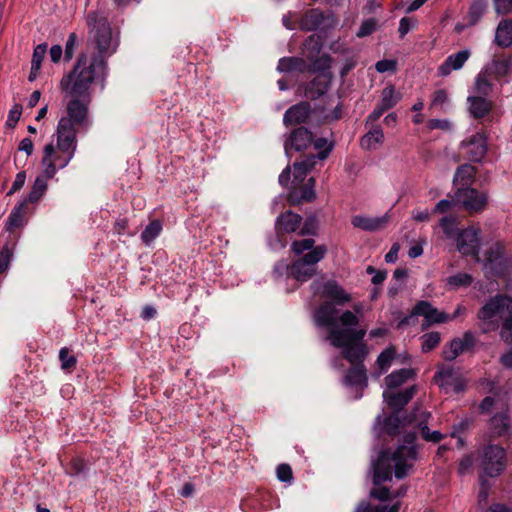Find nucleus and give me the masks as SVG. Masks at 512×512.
Returning <instances> with one entry per match:
<instances>
[{
	"instance_id": "nucleus-1",
	"label": "nucleus",
	"mask_w": 512,
	"mask_h": 512,
	"mask_svg": "<svg viewBox=\"0 0 512 512\" xmlns=\"http://www.w3.org/2000/svg\"><path fill=\"white\" fill-rule=\"evenodd\" d=\"M86 24L97 52L91 56L81 52L73 69L60 81V88L72 99L67 103V115L58 121L56 135H62L67 140L68 137L77 139V129L87 130L90 127L88 105L91 85L99 80L104 86L108 76L107 60L117 49V43L112 46V30L105 16L98 11H90Z\"/></svg>"
},
{
	"instance_id": "nucleus-2",
	"label": "nucleus",
	"mask_w": 512,
	"mask_h": 512,
	"mask_svg": "<svg viewBox=\"0 0 512 512\" xmlns=\"http://www.w3.org/2000/svg\"><path fill=\"white\" fill-rule=\"evenodd\" d=\"M341 329L328 331L331 345L340 348L341 354L351 365H364L369 350L364 342L365 329H356L358 317L350 310H345L339 318Z\"/></svg>"
},
{
	"instance_id": "nucleus-3",
	"label": "nucleus",
	"mask_w": 512,
	"mask_h": 512,
	"mask_svg": "<svg viewBox=\"0 0 512 512\" xmlns=\"http://www.w3.org/2000/svg\"><path fill=\"white\" fill-rule=\"evenodd\" d=\"M508 315H512V298L506 295L492 297L477 313L481 332L487 334L496 331L500 320Z\"/></svg>"
},
{
	"instance_id": "nucleus-4",
	"label": "nucleus",
	"mask_w": 512,
	"mask_h": 512,
	"mask_svg": "<svg viewBox=\"0 0 512 512\" xmlns=\"http://www.w3.org/2000/svg\"><path fill=\"white\" fill-rule=\"evenodd\" d=\"M507 465V455L503 447L497 444H489L482 449L480 454V468L484 477L495 478L500 476Z\"/></svg>"
},
{
	"instance_id": "nucleus-5",
	"label": "nucleus",
	"mask_w": 512,
	"mask_h": 512,
	"mask_svg": "<svg viewBox=\"0 0 512 512\" xmlns=\"http://www.w3.org/2000/svg\"><path fill=\"white\" fill-rule=\"evenodd\" d=\"M510 260L506 256L505 247L501 242L492 244L485 252L484 269L489 277L504 275L510 267Z\"/></svg>"
},
{
	"instance_id": "nucleus-6",
	"label": "nucleus",
	"mask_w": 512,
	"mask_h": 512,
	"mask_svg": "<svg viewBox=\"0 0 512 512\" xmlns=\"http://www.w3.org/2000/svg\"><path fill=\"white\" fill-rule=\"evenodd\" d=\"M335 19L331 12L325 13L319 8H312L305 12L299 22V28L305 32L316 30L327 31L333 28Z\"/></svg>"
},
{
	"instance_id": "nucleus-7",
	"label": "nucleus",
	"mask_w": 512,
	"mask_h": 512,
	"mask_svg": "<svg viewBox=\"0 0 512 512\" xmlns=\"http://www.w3.org/2000/svg\"><path fill=\"white\" fill-rule=\"evenodd\" d=\"M371 472L374 486H380L392 480V475L395 474V462L390 457V449L379 452L377 459L372 461Z\"/></svg>"
},
{
	"instance_id": "nucleus-8",
	"label": "nucleus",
	"mask_w": 512,
	"mask_h": 512,
	"mask_svg": "<svg viewBox=\"0 0 512 512\" xmlns=\"http://www.w3.org/2000/svg\"><path fill=\"white\" fill-rule=\"evenodd\" d=\"M460 149L469 161L480 163L488 151V137L483 132H476L461 141Z\"/></svg>"
},
{
	"instance_id": "nucleus-9",
	"label": "nucleus",
	"mask_w": 512,
	"mask_h": 512,
	"mask_svg": "<svg viewBox=\"0 0 512 512\" xmlns=\"http://www.w3.org/2000/svg\"><path fill=\"white\" fill-rule=\"evenodd\" d=\"M454 198L469 212L484 210L488 201L485 193H481L472 187H458L454 193Z\"/></svg>"
},
{
	"instance_id": "nucleus-10",
	"label": "nucleus",
	"mask_w": 512,
	"mask_h": 512,
	"mask_svg": "<svg viewBox=\"0 0 512 512\" xmlns=\"http://www.w3.org/2000/svg\"><path fill=\"white\" fill-rule=\"evenodd\" d=\"M390 457L395 462V477L403 479L412 467V464L408 463V461H415L417 459V447L398 445L394 452L390 450Z\"/></svg>"
},
{
	"instance_id": "nucleus-11",
	"label": "nucleus",
	"mask_w": 512,
	"mask_h": 512,
	"mask_svg": "<svg viewBox=\"0 0 512 512\" xmlns=\"http://www.w3.org/2000/svg\"><path fill=\"white\" fill-rule=\"evenodd\" d=\"M313 143V133L306 127L293 129L284 140V151L291 158V151L301 152L308 149Z\"/></svg>"
},
{
	"instance_id": "nucleus-12",
	"label": "nucleus",
	"mask_w": 512,
	"mask_h": 512,
	"mask_svg": "<svg viewBox=\"0 0 512 512\" xmlns=\"http://www.w3.org/2000/svg\"><path fill=\"white\" fill-rule=\"evenodd\" d=\"M480 229L466 228L455 237L457 250L463 256H477L480 249Z\"/></svg>"
},
{
	"instance_id": "nucleus-13",
	"label": "nucleus",
	"mask_w": 512,
	"mask_h": 512,
	"mask_svg": "<svg viewBox=\"0 0 512 512\" xmlns=\"http://www.w3.org/2000/svg\"><path fill=\"white\" fill-rule=\"evenodd\" d=\"M337 304L332 303L331 301H324L321 303L314 312V322L317 326L322 328L332 329H341V323L339 318V311L336 308Z\"/></svg>"
},
{
	"instance_id": "nucleus-14",
	"label": "nucleus",
	"mask_w": 512,
	"mask_h": 512,
	"mask_svg": "<svg viewBox=\"0 0 512 512\" xmlns=\"http://www.w3.org/2000/svg\"><path fill=\"white\" fill-rule=\"evenodd\" d=\"M476 345V338L471 331H465L462 337L453 338L444 347L442 354L446 361L455 360L461 353L472 350Z\"/></svg>"
},
{
	"instance_id": "nucleus-15",
	"label": "nucleus",
	"mask_w": 512,
	"mask_h": 512,
	"mask_svg": "<svg viewBox=\"0 0 512 512\" xmlns=\"http://www.w3.org/2000/svg\"><path fill=\"white\" fill-rule=\"evenodd\" d=\"M436 384L446 390L451 389L455 394L463 392L466 388V381L458 375L453 367H442L435 372Z\"/></svg>"
},
{
	"instance_id": "nucleus-16",
	"label": "nucleus",
	"mask_w": 512,
	"mask_h": 512,
	"mask_svg": "<svg viewBox=\"0 0 512 512\" xmlns=\"http://www.w3.org/2000/svg\"><path fill=\"white\" fill-rule=\"evenodd\" d=\"M333 148H334V144L331 142V144H329L326 147V149L318 151L317 154H310V155L306 156L304 159H302L301 161H296L293 164L294 179L298 182H302L305 179L308 172H310L314 168V166L317 163V160L326 159L329 156V154L332 152Z\"/></svg>"
},
{
	"instance_id": "nucleus-17",
	"label": "nucleus",
	"mask_w": 512,
	"mask_h": 512,
	"mask_svg": "<svg viewBox=\"0 0 512 512\" xmlns=\"http://www.w3.org/2000/svg\"><path fill=\"white\" fill-rule=\"evenodd\" d=\"M331 86V78L325 74H319L312 80L299 86L303 96L310 100H317L324 96Z\"/></svg>"
},
{
	"instance_id": "nucleus-18",
	"label": "nucleus",
	"mask_w": 512,
	"mask_h": 512,
	"mask_svg": "<svg viewBox=\"0 0 512 512\" xmlns=\"http://www.w3.org/2000/svg\"><path fill=\"white\" fill-rule=\"evenodd\" d=\"M415 313L424 318V328L433 324L446 323L450 320V315L439 311L426 300H420L415 304Z\"/></svg>"
},
{
	"instance_id": "nucleus-19",
	"label": "nucleus",
	"mask_w": 512,
	"mask_h": 512,
	"mask_svg": "<svg viewBox=\"0 0 512 512\" xmlns=\"http://www.w3.org/2000/svg\"><path fill=\"white\" fill-rule=\"evenodd\" d=\"M417 392V386L412 385L399 392L384 391L383 399L394 412L400 413L412 400Z\"/></svg>"
},
{
	"instance_id": "nucleus-20",
	"label": "nucleus",
	"mask_w": 512,
	"mask_h": 512,
	"mask_svg": "<svg viewBox=\"0 0 512 512\" xmlns=\"http://www.w3.org/2000/svg\"><path fill=\"white\" fill-rule=\"evenodd\" d=\"M311 104L301 101L289 107L283 115V124L288 127L305 123L311 114Z\"/></svg>"
},
{
	"instance_id": "nucleus-21",
	"label": "nucleus",
	"mask_w": 512,
	"mask_h": 512,
	"mask_svg": "<svg viewBox=\"0 0 512 512\" xmlns=\"http://www.w3.org/2000/svg\"><path fill=\"white\" fill-rule=\"evenodd\" d=\"M57 136V148L62 155L55 156L53 161L56 163L58 169L65 168L69 162L73 159L76 148H77V139L69 138L68 140L62 135Z\"/></svg>"
},
{
	"instance_id": "nucleus-22",
	"label": "nucleus",
	"mask_w": 512,
	"mask_h": 512,
	"mask_svg": "<svg viewBox=\"0 0 512 512\" xmlns=\"http://www.w3.org/2000/svg\"><path fill=\"white\" fill-rule=\"evenodd\" d=\"M467 110L473 119H483L488 116L493 109V101L487 97L469 95L467 97Z\"/></svg>"
},
{
	"instance_id": "nucleus-23",
	"label": "nucleus",
	"mask_w": 512,
	"mask_h": 512,
	"mask_svg": "<svg viewBox=\"0 0 512 512\" xmlns=\"http://www.w3.org/2000/svg\"><path fill=\"white\" fill-rule=\"evenodd\" d=\"M321 295L340 306L351 301V295L336 280L324 282Z\"/></svg>"
},
{
	"instance_id": "nucleus-24",
	"label": "nucleus",
	"mask_w": 512,
	"mask_h": 512,
	"mask_svg": "<svg viewBox=\"0 0 512 512\" xmlns=\"http://www.w3.org/2000/svg\"><path fill=\"white\" fill-rule=\"evenodd\" d=\"M483 69L495 81L508 76L512 71V56H506L498 59H493L487 63Z\"/></svg>"
},
{
	"instance_id": "nucleus-25",
	"label": "nucleus",
	"mask_w": 512,
	"mask_h": 512,
	"mask_svg": "<svg viewBox=\"0 0 512 512\" xmlns=\"http://www.w3.org/2000/svg\"><path fill=\"white\" fill-rule=\"evenodd\" d=\"M470 50L464 49L455 54L449 55L439 66L438 74L442 77L450 75L453 70H459L470 57Z\"/></svg>"
},
{
	"instance_id": "nucleus-26",
	"label": "nucleus",
	"mask_w": 512,
	"mask_h": 512,
	"mask_svg": "<svg viewBox=\"0 0 512 512\" xmlns=\"http://www.w3.org/2000/svg\"><path fill=\"white\" fill-rule=\"evenodd\" d=\"M302 216L288 210L281 213L275 222V228L277 233H293L300 228L302 223Z\"/></svg>"
},
{
	"instance_id": "nucleus-27",
	"label": "nucleus",
	"mask_w": 512,
	"mask_h": 512,
	"mask_svg": "<svg viewBox=\"0 0 512 512\" xmlns=\"http://www.w3.org/2000/svg\"><path fill=\"white\" fill-rule=\"evenodd\" d=\"M345 386L365 388L368 386L367 369L365 365H351L343 377Z\"/></svg>"
},
{
	"instance_id": "nucleus-28",
	"label": "nucleus",
	"mask_w": 512,
	"mask_h": 512,
	"mask_svg": "<svg viewBox=\"0 0 512 512\" xmlns=\"http://www.w3.org/2000/svg\"><path fill=\"white\" fill-rule=\"evenodd\" d=\"M26 208L27 204L20 201L11 210L5 224V231L13 233L16 229L24 227L26 224Z\"/></svg>"
},
{
	"instance_id": "nucleus-29",
	"label": "nucleus",
	"mask_w": 512,
	"mask_h": 512,
	"mask_svg": "<svg viewBox=\"0 0 512 512\" xmlns=\"http://www.w3.org/2000/svg\"><path fill=\"white\" fill-rule=\"evenodd\" d=\"M316 273V269L305 264L299 258L292 261L288 267V277H292L298 282H306L316 275Z\"/></svg>"
},
{
	"instance_id": "nucleus-30",
	"label": "nucleus",
	"mask_w": 512,
	"mask_h": 512,
	"mask_svg": "<svg viewBox=\"0 0 512 512\" xmlns=\"http://www.w3.org/2000/svg\"><path fill=\"white\" fill-rule=\"evenodd\" d=\"M476 172V168L469 163L458 166L454 173L453 184L458 187H471Z\"/></svg>"
},
{
	"instance_id": "nucleus-31",
	"label": "nucleus",
	"mask_w": 512,
	"mask_h": 512,
	"mask_svg": "<svg viewBox=\"0 0 512 512\" xmlns=\"http://www.w3.org/2000/svg\"><path fill=\"white\" fill-rule=\"evenodd\" d=\"M307 69V63L303 58L291 56L282 57L279 59L277 64V71L280 73H305Z\"/></svg>"
},
{
	"instance_id": "nucleus-32",
	"label": "nucleus",
	"mask_w": 512,
	"mask_h": 512,
	"mask_svg": "<svg viewBox=\"0 0 512 512\" xmlns=\"http://www.w3.org/2000/svg\"><path fill=\"white\" fill-rule=\"evenodd\" d=\"M488 7V0H472L466 15V25L472 27L478 24L488 11Z\"/></svg>"
},
{
	"instance_id": "nucleus-33",
	"label": "nucleus",
	"mask_w": 512,
	"mask_h": 512,
	"mask_svg": "<svg viewBox=\"0 0 512 512\" xmlns=\"http://www.w3.org/2000/svg\"><path fill=\"white\" fill-rule=\"evenodd\" d=\"M416 376V372L413 368H401L394 370L385 377V384L388 389H395L409 379H413Z\"/></svg>"
},
{
	"instance_id": "nucleus-34",
	"label": "nucleus",
	"mask_w": 512,
	"mask_h": 512,
	"mask_svg": "<svg viewBox=\"0 0 512 512\" xmlns=\"http://www.w3.org/2000/svg\"><path fill=\"white\" fill-rule=\"evenodd\" d=\"M495 43L502 47L508 48L512 45V19H502L496 28Z\"/></svg>"
},
{
	"instance_id": "nucleus-35",
	"label": "nucleus",
	"mask_w": 512,
	"mask_h": 512,
	"mask_svg": "<svg viewBox=\"0 0 512 512\" xmlns=\"http://www.w3.org/2000/svg\"><path fill=\"white\" fill-rule=\"evenodd\" d=\"M386 221L385 217L370 218L361 215L353 216L351 219V223L355 228L370 232L383 228Z\"/></svg>"
},
{
	"instance_id": "nucleus-36",
	"label": "nucleus",
	"mask_w": 512,
	"mask_h": 512,
	"mask_svg": "<svg viewBox=\"0 0 512 512\" xmlns=\"http://www.w3.org/2000/svg\"><path fill=\"white\" fill-rule=\"evenodd\" d=\"M402 99V94L396 90L393 84H388L381 91L380 101L378 104L385 110L392 109Z\"/></svg>"
},
{
	"instance_id": "nucleus-37",
	"label": "nucleus",
	"mask_w": 512,
	"mask_h": 512,
	"mask_svg": "<svg viewBox=\"0 0 512 512\" xmlns=\"http://www.w3.org/2000/svg\"><path fill=\"white\" fill-rule=\"evenodd\" d=\"M494 79L488 75V73L482 68L481 71L476 75L473 91L476 96L487 97L493 88Z\"/></svg>"
},
{
	"instance_id": "nucleus-38",
	"label": "nucleus",
	"mask_w": 512,
	"mask_h": 512,
	"mask_svg": "<svg viewBox=\"0 0 512 512\" xmlns=\"http://www.w3.org/2000/svg\"><path fill=\"white\" fill-rule=\"evenodd\" d=\"M54 154L55 147L53 143L46 144L43 148V158L41 160V164L44 166V173L42 175L46 178V181L53 178L58 170L56 163L52 159Z\"/></svg>"
},
{
	"instance_id": "nucleus-39",
	"label": "nucleus",
	"mask_w": 512,
	"mask_h": 512,
	"mask_svg": "<svg viewBox=\"0 0 512 512\" xmlns=\"http://www.w3.org/2000/svg\"><path fill=\"white\" fill-rule=\"evenodd\" d=\"M47 188L48 184L46 178L43 175H38L34 180L31 190L26 195V197L21 201L27 205L28 203H37L45 194Z\"/></svg>"
},
{
	"instance_id": "nucleus-40",
	"label": "nucleus",
	"mask_w": 512,
	"mask_h": 512,
	"mask_svg": "<svg viewBox=\"0 0 512 512\" xmlns=\"http://www.w3.org/2000/svg\"><path fill=\"white\" fill-rule=\"evenodd\" d=\"M383 140V130L380 125H376L361 138L360 145L367 150L376 149L378 145L383 143Z\"/></svg>"
},
{
	"instance_id": "nucleus-41",
	"label": "nucleus",
	"mask_w": 512,
	"mask_h": 512,
	"mask_svg": "<svg viewBox=\"0 0 512 512\" xmlns=\"http://www.w3.org/2000/svg\"><path fill=\"white\" fill-rule=\"evenodd\" d=\"M306 59L309 62L306 72L323 73L331 68L332 58L329 54L315 55L314 57H308Z\"/></svg>"
},
{
	"instance_id": "nucleus-42",
	"label": "nucleus",
	"mask_w": 512,
	"mask_h": 512,
	"mask_svg": "<svg viewBox=\"0 0 512 512\" xmlns=\"http://www.w3.org/2000/svg\"><path fill=\"white\" fill-rule=\"evenodd\" d=\"M326 254L327 247L325 245H317L307 251V253L302 254L299 259L317 270V264L325 258Z\"/></svg>"
},
{
	"instance_id": "nucleus-43",
	"label": "nucleus",
	"mask_w": 512,
	"mask_h": 512,
	"mask_svg": "<svg viewBox=\"0 0 512 512\" xmlns=\"http://www.w3.org/2000/svg\"><path fill=\"white\" fill-rule=\"evenodd\" d=\"M163 229L162 222L154 219L141 232L140 238L146 246H150L154 240L161 234Z\"/></svg>"
},
{
	"instance_id": "nucleus-44",
	"label": "nucleus",
	"mask_w": 512,
	"mask_h": 512,
	"mask_svg": "<svg viewBox=\"0 0 512 512\" xmlns=\"http://www.w3.org/2000/svg\"><path fill=\"white\" fill-rule=\"evenodd\" d=\"M510 417L505 412L496 413L490 419V427L497 436H503L508 432Z\"/></svg>"
},
{
	"instance_id": "nucleus-45",
	"label": "nucleus",
	"mask_w": 512,
	"mask_h": 512,
	"mask_svg": "<svg viewBox=\"0 0 512 512\" xmlns=\"http://www.w3.org/2000/svg\"><path fill=\"white\" fill-rule=\"evenodd\" d=\"M324 46L323 39L318 34L309 35L304 43L303 48L305 50V57H314L315 55H319L322 48Z\"/></svg>"
},
{
	"instance_id": "nucleus-46",
	"label": "nucleus",
	"mask_w": 512,
	"mask_h": 512,
	"mask_svg": "<svg viewBox=\"0 0 512 512\" xmlns=\"http://www.w3.org/2000/svg\"><path fill=\"white\" fill-rule=\"evenodd\" d=\"M400 502L397 501L392 506L376 505L373 506L367 500H362L356 506L354 512H399Z\"/></svg>"
},
{
	"instance_id": "nucleus-47",
	"label": "nucleus",
	"mask_w": 512,
	"mask_h": 512,
	"mask_svg": "<svg viewBox=\"0 0 512 512\" xmlns=\"http://www.w3.org/2000/svg\"><path fill=\"white\" fill-rule=\"evenodd\" d=\"M16 246V239H9L0 250V274L4 273L10 264Z\"/></svg>"
},
{
	"instance_id": "nucleus-48",
	"label": "nucleus",
	"mask_w": 512,
	"mask_h": 512,
	"mask_svg": "<svg viewBox=\"0 0 512 512\" xmlns=\"http://www.w3.org/2000/svg\"><path fill=\"white\" fill-rule=\"evenodd\" d=\"M430 417V413L426 411H421L418 413V410H413L410 414V420L418 418V428L420 430L421 436L425 441H428L429 434H431V430L428 427V419Z\"/></svg>"
},
{
	"instance_id": "nucleus-49",
	"label": "nucleus",
	"mask_w": 512,
	"mask_h": 512,
	"mask_svg": "<svg viewBox=\"0 0 512 512\" xmlns=\"http://www.w3.org/2000/svg\"><path fill=\"white\" fill-rule=\"evenodd\" d=\"M401 425L402 419L399 416V413L394 411L390 415L386 416L383 420V428L386 433L391 436H396L400 433Z\"/></svg>"
},
{
	"instance_id": "nucleus-50",
	"label": "nucleus",
	"mask_w": 512,
	"mask_h": 512,
	"mask_svg": "<svg viewBox=\"0 0 512 512\" xmlns=\"http://www.w3.org/2000/svg\"><path fill=\"white\" fill-rule=\"evenodd\" d=\"M316 198L315 190L311 185H304L299 192V195L290 193L288 201L291 205L298 204L300 201L312 202Z\"/></svg>"
},
{
	"instance_id": "nucleus-51",
	"label": "nucleus",
	"mask_w": 512,
	"mask_h": 512,
	"mask_svg": "<svg viewBox=\"0 0 512 512\" xmlns=\"http://www.w3.org/2000/svg\"><path fill=\"white\" fill-rule=\"evenodd\" d=\"M439 225L447 238L455 239L460 230L457 227L456 217L446 215L440 219Z\"/></svg>"
},
{
	"instance_id": "nucleus-52",
	"label": "nucleus",
	"mask_w": 512,
	"mask_h": 512,
	"mask_svg": "<svg viewBox=\"0 0 512 512\" xmlns=\"http://www.w3.org/2000/svg\"><path fill=\"white\" fill-rule=\"evenodd\" d=\"M422 345H421V351L423 353H428L435 349L440 341H441V335L439 332L433 331L429 333H425L422 337Z\"/></svg>"
},
{
	"instance_id": "nucleus-53",
	"label": "nucleus",
	"mask_w": 512,
	"mask_h": 512,
	"mask_svg": "<svg viewBox=\"0 0 512 512\" xmlns=\"http://www.w3.org/2000/svg\"><path fill=\"white\" fill-rule=\"evenodd\" d=\"M395 357V350L392 347L384 349L377 357V364L381 373H386Z\"/></svg>"
},
{
	"instance_id": "nucleus-54",
	"label": "nucleus",
	"mask_w": 512,
	"mask_h": 512,
	"mask_svg": "<svg viewBox=\"0 0 512 512\" xmlns=\"http://www.w3.org/2000/svg\"><path fill=\"white\" fill-rule=\"evenodd\" d=\"M473 277L468 273H457L447 278V284L457 289L460 287H468L472 284Z\"/></svg>"
},
{
	"instance_id": "nucleus-55",
	"label": "nucleus",
	"mask_w": 512,
	"mask_h": 512,
	"mask_svg": "<svg viewBox=\"0 0 512 512\" xmlns=\"http://www.w3.org/2000/svg\"><path fill=\"white\" fill-rule=\"evenodd\" d=\"M59 360L61 363V368L63 370H72L75 368L77 364V358L70 353L67 347H62L59 351Z\"/></svg>"
},
{
	"instance_id": "nucleus-56",
	"label": "nucleus",
	"mask_w": 512,
	"mask_h": 512,
	"mask_svg": "<svg viewBox=\"0 0 512 512\" xmlns=\"http://www.w3.org/2000/svg\"><path fill=\"white\" fill-rule=\"evenodd\" d=\"M317 230H318L317 216L315 214H311L305 218L304 223L300 228L299 234L302 236H306V235L314 236L317 234Z\"/></svg>"
},
{
	"instance_id": "nucleus-57",
	"label": "nucleus",
	"mask_w": 512,
	"mask_h": 512,
	"mask_svg": "<svg viewBox=\"0 0 512 512\" xmlns=\"http://www.w3.org/2000/svg\"><path fill=\"white\" fill-rule=\"evenodd\" d=\"M314 246L315 240L312 238H306L303 240L293 241L291 243L290 249L295 255L301 256L305 251L311 250Z\"/></svg>"
},
{
	"instance_id": "nucleus-58",
	"label": "nucleus",
	"mask_w": 512,
	"mask_h": 512,
	"mask_svg": "<svg viewBox=\"0 0 512 512\" xmlns=\"http://www.w3.org/2000/svg\"><path fill=\"white\" fill-rule=\"evenodd\" d=\"M369 496L372 499L379 500L381 502H386L392 500V492L390 488L384 486H375L370 490Z\"/></svg>"
},
{
	"instance_id": "nucleus-59",
	"label": "nucleus",
	"mask_w": 512,
	"mask_h": 512,
	"mask_svg": "<svg viewBox=\"0 0 512 512\" xmlns=\"http://www.w3.org/2000/svg\"><path fill=\"white\" fill-rule=\"evenodd\" d=\"M87 472V464L84 459L80 457H75L71 460L69 464L68 473L71 476H80Z\"/></svg>"
},
{
	"instance_id": "nucleus-60",
	"label": "nucleus",
	"mask_w": 512,
	"mask_h": 512,
	"mask_svg": "<svg viewBox=\"0 0 512 512\" xmlns=\"http://www.w3.org/2000/svg\"><path fill=\"white\" fill-rule=\"evenodd\" d=\"M377 27V20L375 18H369L364 20L359 29L356 32V36L359 38L366 37L368 35H371Z\"/></svg>"
},
{
	"instance_id": "nucleus-61",
	"label": "nucleus",
	"mask_w": 512,
	"mask_h": 512,
	"mask_svg": "<svg viewBox=\"0 0 512 512\" xmlns=\"http://www.w3.org/2000/svg\"><path fill=\"white\" fill-rule=\"evenodd\" d=\"M46 53H47V44L46 43L38 44L34 48L31 64L35 65V70L41 69L42 61H43Z\"/></svg>"
},
{
	"instance_id": "nucleus-62",
	"label": "nucleus",
	"mask_w": 512,
	"mask_h": 512,
	"mask_svg": "<svg viewBox=\"0 0 512 512\" xmlns=\"http://www.w3.org/2000/svg\"><path fill=\"white\" fill-rule=\"evenodd\" d=\"M22 109H23L22 105L19 103H15L12 106V108L10 109V111L8 113V117H7V120L5 123V126L7 128H15V126L17 125V123L21 117Z\"/></svg>"
},
{
	"instance_id": "nucleus-63",
	"label": "nucleus",
	"mask_w": 512,
	"mask_h": 512,
	"mask_svg": "<svg viewBox=\"0 0 512 512\" xmlns=\"http://www.w3.org/2000/svg\"><path fill=\"white\" fill-rule=\"evenodd\" d=\"M500 336L505 343L512 345V315L505 317L501 326Z\"/></svg>"
},
{
	"instance_id": "nucleus-64",
	"label": "nucleus",
	"mask_w": 512,
	"mask_h": 512,
	"mask_svg": "<svg viewBox=\"0 0 512 512\" xmlns=\"http://www.w3.org/2000/svg\"><path fill=\"white\" fill-rule=\"evenodd\" d=\"M276 475L280 482L291 483L293 479L291 466L286 463L279 464L276 469Z\"/></svg>"
}]
</instances>
